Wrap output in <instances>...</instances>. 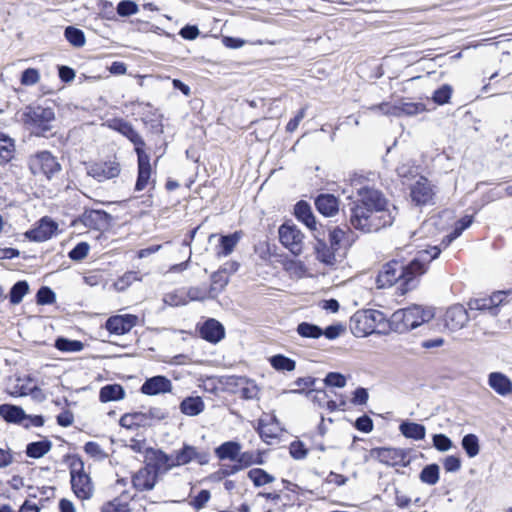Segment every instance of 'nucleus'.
<instances>
[{"mask_svg":"<svg viewBox=\"0 0 512 512\" xmlns=\"http://www.w3.org/2000/svg\"><path fill=\"white\" fill-rule=\"evenodd\" d=\"M210 293L204 288L200 287H191L187 291V297L191 301H204L208 298H210Z\"/></svg>","mask_w":512,"mask_h":512,"instance_id":"obj_59","label":"nucleus"},{"mask_svg":"<svg viewBox=\"0 0 512 512\" xmlns=\"http://www.w3.org/2000/svg\"><path fill=\"white\" fill-rule=\"evenodd\" d=\"M112 127L134 144L136 154L144 151L145 142L143 138L129 122L122 119L114 120Z\"/></svg>","mask_w":512,"mask_h":512,"instance_id":"obj_19","label":"nucleus"},{"mask_svg":"<svg viewBox=\"0 0 512 512\" xmlns=\"http://www.w3.org/2000/svg\"><path fill=\"white\" fill-rule=\"evenodd\" d=\"M70 483L73 493L79 500H90L93 497L95 491L93 481L79 457H74L70 462Z\"/></svg>","mask_w":512,"mask_h":512,"instance_id":"obj_6","label":"nucleus"},{"mask_svg":"<svg viewBox=\"0 0 512 512\" xmlns=\"http://www.w3.org/2000/svg\"><path fill=\"white\" fill-rule=\"evenodd\" d=\"M452 95V87L448 84L442 85L433 94V101L439 105H443L449 102Z\"/></svg>","mask_w":512,"mask_h":512,"instance_id":"obj_48","label":"nucleus"},{"mask_svg":"<svg viewBox=\"0 0 512 512\" xmlns=\"http://www.w3.org/2000/svg\"><path fill=\"white\" fill-rule=\"evenodd\" d=\"M15 152V145L13 139L10 137L0 134V164H6L9 162Z\"/></svg>","mask_w":512,"mask_h":512,"instance_id":"obj_34","label":"nucleus"},{"mask_svg":"<svg viewBox=\"0 0 512 512\" xmlns=\"http://www.w3.org/2000/svg\"><path fill=\"white\" fill-rule=\"evenodd\" d=\"M438 222L439 219L437 217H431L428 220L424 221L419 231L415 232L414 234H421V236L433 234V231L438 225Z\"/></svg>","mask_w":512,"mask_h":512,"instance_id":"obj_64","label":"nucleus"},{"mask_svg":"<svg viewBox=\"0 0 512 512\" xmlns=\"http://www.w3.org/2000/svg\"><path fill=\"white\" fill-rule=\"evenodd\" d=\"M240 451V443L235 441H227L215 449V454L220 460L237 461Z\"/></svg>","mask_w":512,"mask_h":512,"instance_id":"obj_28","label":"nucleus"},{"mask_svg":"<svg viewBox=\"0 0 512 512\" xmlns=\"http://www.w3.org/2000/svg\"><path fill=\"white\" fill-rule=\"evenodd\" d=\"M359 200L350 208V224L364 233L376 232L392 225L397 208L389 205L383 194L373 188L358 189Z\"/></svg>","mask_w":512,"mask_h":512,"instance_id":"obj_1","label":"nucleus"},{"mask_svg":"<svg viewBox=\"0 0 512 512\" xmlns=\"http://www.w3.org/2000/svg\"><path fill=\"white\" fill-rule=\"evenodd\" d=\"M138 11V6L133 1L124 0L119 2L117 6V13L120 16H130Z\"/></svg>","mask_w":512,"mask_h":512,"instance_id":"obj_58","label":"nucleus"},{"mask_svg":"<svg viewBox=\"0 0 512 512\" xmlns=\"http://www.w3.org/2000/svg\"><path fill=\"white\" fill-rule=\"evenodd\" d=\"M396 171L398 176L402 178H410L417 174V168L410 161L399 164Z\"/></svg>","mask_w":512,"mask_h":512,"instance_id":"obj_61","label":"nucleus"},{"mask_svg":"<svg viewBox=\"0 0 512 512\" xmlns=\"http://www.w3.org/2000/svg\"><path fill=\"white\" fill-rule=\"evenodd\" d=\"M147 458L154 461L152 466L157 469V474L160 472L165 473L174 467H178L175 461L174 452L172 454H167L162 450L150 448L147 450Z\"/></svg>","mask_w":512,"mask_h":512,"instance_id":"obj_20","label":"nucleus"},{"mask_svg":"<svg viewBox=\"0 0 512 512\" xmlns=\"http://www.w3.org/2000/svg\"><path fill=\"white\" fill-rule=\"evenodd\" d=\"M120 172L121 166L116 160L93 163L87 168V174L98 182L116 178L120 175Z\"/></svg>","mask_w":512,"mask_h":512,"instance_id":"obj_10","label":"nucleus"},{"mask_svg":"<svg viewBox=\"0 0 512 512\" xmlns=\"http://www.w3.org/2000/svg\"><path fill=\"white\" fill-rule=\"evenodd\" d=\"M211 280H212V284H211L209 292H212V291H214L216 289L221 290L228 283V279L223 275L222 272H215V273H213L212 276H211Z\"/></svg>","mask_w":512,"mask_h":512,"instance_id":"obj_63","label":"nucleus"},{"mask_svg":"<svg viewBox=\"0 0 512 512\" xmlns=\"http://www.w3.org/2000/svg\"><path fill=\"white\" fill-rule=\"evenodd\" d=\"M125 391L121 385L111 384L101 388L99 398L101 402H110L123 399Z\"/></svg>","mask_w":512,"mask_h":512,"instance_id":"obj_32","label":"nucleus"},{"mask_svg":"<svg viewBox=\"0 0 512 512\" xmlns=\"http://www.w3.org/2000/svg\"><path fill=\"white\" fill-rule=\"evenodd\" d=\"M462 447L466 454L473 458L479 454V439L475 434H467L462 439Z\"/></svg>","mask_w":512,"mask_h":512,"instance_id":"obj_39","label":"nucleus"},{"mask_svg":"<svg viewBox=\"0 0 512 512\" xmlns=\"http://www.w3.org/2000/svg\"><path fill=\"white\" fill-rule=\"evenodd\" d=\"M84 451L86 454L95 458L96 460H103L107 456L101 446L93 441H89L85 444Z\"/></svg>","mask_w":512,"mask_h":512,"instance_id":"obj_50","label":"nucleus"},{"mask_svg":"<svg viewBox=\"0 0 512 512\" xmlns=\"http://www.w3.org/2000/svg\"><path fill=\"white\" fill-rule=\"evenodd\" d=\"M297 332L301 337L317 339L323 335V330L308 322H302L297 327Z\"/></svg>","mask_w":512,"mask_h":512,"instance_id":"obj_40","label":"nucleus"},{"mask_svg":"<svg viewBox=\"0 0 512 512\" xmlns=\"http://www.w3.org/2000/svg\"><path fill=\"white\" fill-rule=\"evenodd\" d=\"M371 456L383 464L396 466L403 462L406 455L402 449L375 448L371 450Z\"/></svg>","mask_w":512,"mask_h":512,"instance_id":"obj_17","label":"nucleus"},{"mask_svg":"<svg viewBox=\"0 0 512 512\" xmlns=\"http://www.w3.org/2000/svg\"><path fill=\"white\" fill-rule=\"evenodd\" d=\"M138 317L132 314L115 315L107 319L105 323L106 329L116 335H124L136 326Z\"/></svg>","mask_w":512,"mask_h":512,"instance_id":"obj_12","label":"nucleus"},{"mask_svg":"<svg viewBox=\"0 0 512 512\" xmlns=\"http://www.w3.org/2000/svg\"><path fill=\"white\" fill-rule=\"evenodd\" d=\"M433 317L431 309L412 305L395 311L388 320V326L394 332L405 333L429 322Z\"/></svg>","mask_w":512,"mask_h":512,"instance_id":"obj_3","label":"nucleus"},{"mask_svg":"<svg viewBox=\"0 0 512 512\" xmlns=\"http://www.w3.org/2000/svg\"><path fill=\"white\" fill-rule=\"evenodd\" d=\"M411 198L417 205H426L430 203L434 196V191L430 182L421 177L411 188Z\"/></svg>","mask_w":512,"mask_h":512,"instance_id":"obj_18","label":"nucleus"},{"mask_svg":"<svg viewBox=\"0 0 512 512\" xmlns=\"http://www.w3.org/2000/svg\"><path fill=\"white\" fill-rule=\"evenodd\" d=\"M388 321L385 315L374 309L357 311L350 320V329L356 337H365L373 333H385Z\"/></svg>","mask_w":512,"mask_h":512,"instance_id":"obj_4","label":"nucleus"},{"mask_svg":"<svg viewBox=\"0 0 512 512\" xmlns=\"http://www.w3.org/2000/svg\"><path fill=\"white\" fill-rule=\"evenodd\" d=\"M89 249L88 243L80 242L69 252V258L74 261H81L88 255Z\"/></svg>","mask_w":512,"mask_h":512,"instance_id":"obj_52","label":"nucleus"},{"mask_svg":"<svg viewBox=\"0 0 512 512\" xmlns=\"http://www.w3.org/2000/svg\"><path fill=\"white\" fill-rule=\"evenodd\" d=\"M17 383L13 386V388L9 391V394L13 397H21L27 396L31 391H33L34 385H31V379L27 378L21 379L17 378Z\"/></svg>","mask_w":512,"mask_h":512,"instance_id":"obj_42","label":"nucleus"},{"mask_svg":"<svg viewBox=\"0 0 512 512\" xmlns=\"http://www.w3.org/2000/svg\"><path fill=\"white\" fill-rule=\"evenodd\" d=\"M40 79V74L37 69L28 68L23 71L21 76V84L31 86L36 84Z\"/></svg>","mask_w":512,"mask_h":512,"instance_id":"obj_54","label":"nucleus"},{"mask_svg":"<svg viewBox=\"0 0 512 512\" xmlns=\"http://www.w3.org/2000/svg\"><path fill=\"white\" fill-rule=\"evenodd\" d=\"M137 180L135 183V191L141 192L148 187H154L155 179L152 177L153 172L150 164V156L145 151H140L137 154Z\"/></svg>","mask_w":512,"mask_h":512,"instance_id":"obj_9","label":"nucleus"},{"mask_svg":"<svg viewBox=\"0 0 512 512\" xmlns=\"http://www.w3.org/2000/svg\"><path fill=\"white\" fill-rule=\"evenodd\" d=\"M440 252L437 246H432L430 249L418 251L408 264L404 265L397 260L389 261L377 275V287L387 288L399 282L401 294H405L417 286L418 278L427 272L430 263Z\"/></svg>","mask_w":512,"mask_h":512,"instance_id":"obj_2","label":"nucleus"},{"mask_svg":"<svg viewBox=\"0 0 512 512\" xmlns=\"http://www.w3.org/2000/svg\"><path fill=\"white\" fill-rule=\"evenodd\" d=\"M420 479L423 483L435 485L439 481V466L430 464L424 467L420 473Z\"/></svg>","mask_w":512,"mask_h":512,"instance_id":"obj_44","label":"nucleus"},{"mask_svg":"<svg viewBox=\"0 0 512 512\" xmlns=\"http://www.w3.org/2000/svg\"><path fill=\"white\" fill-rule=\"evenodd\" d=\"M65 37L67 41L75 47H82L85 45L84 32L78 28L69 26L65 29Z\"/></svg>","mask_w":512,"mask_h":512,"instance_id":"obj_46","label":"nucleus"},{"mask_svg":"<svg viewBox=\"0 0 512 512\" xmlns=\"http://www.w3.org/2000/svg\"><path fill=\"white\" fill-rule=\"evenodd\" d=\"M58 225L49 218H42L39 225L27 231L25 236L36 242H43L50 239L57 231Z\"/></svg>","mask_w":512,"mask_h":512,"instance_id":"obj_16","label":"nucleus"},{"mask_svg":"<svg viewBox=\"0 0 512 512\" xmlns=\"http://www.w3.org/2000/svg\"><path fill=\"white\" fill-rule=\"evenodd\" d=\"M433 446L441 452L448 451L452 448L453 443L449 437L444 434H435L433 436Z\"/></svg>","mask_w":512,"mask_h":512,"instance_id":"obj_53","label":"nucleus"},{"mask_svg":"<svg viewBox=\"0 0 512 512\" xmlns=\"http://www.w3.org/2000/svg\"><path fill=\"white\" fill-rule=\"evenodd\" d=\"M29 285L26 281L16 282L9 293L10 302L14 305L19 304L23 297L28 293Z\"/></svg>","mask_w":512,"mask_h":512,"instance_id":"obj_38","label":"nucleus"},{"mask_svg":"<svg viewBox=\"0 0 512 512\" xmlns=\"http://www.w3.org/2000/svg\"><path fill=\"white\" fill-rule=\"evenodd\" d=\"M157 475V469L152 464H147L133 475L134 488L138 491L152 490L156 485Z\"/></svg>","mask_w":512,"mask_h":512,"instance_id":"obj_13","label":"nucleus"},{"mask_svg":"<svg viewBox=\"0 0 512 512\" xmlns=\"http://www.w3.org/2000/svg\"><path fill=\"white\" fill-rule=\"evenodd\" d=\"M270 364L274 369L278 371H293L296 367L294 360L282 354L272 356L270 358Z\"/></svg>","mask_w":512,"mask_h":512,"instance_id":"obj_37","label":"nucleus"},{"mask_svg":"<svg viewBox=\"0 0 512 512\" xmlns=\"http://www.w3.org/2000/svg\"><path fill=\"white\" fill-rule=\"evenodd\" d=\"M56 300V295L53 290L47 286H42L37 294L36 301L39 305L53 304Z\"/></svg>","mask_w":512,"mask_h":512,"instance_id":"obj_47","label":"nucleus"},{"mask_svg":"<svg viewBox=\"0 0 512 512\" xmlns=\"http://www.w3.org/2000/svg\"><path fill=\"white\" fill-rule=\"evenodd\" d=\"M0 416L8 423L21 425L27 417V414L20 406L1 404Z\"/></svg>","mask_w":512,"mask_h":512,"instance_id":"obj_26","label":"nucleus"},{"mask_svg":"<svg viewBox=\"0 0 512 512\" xmlns=\"http://www.w3.org/2000/svg\"><path fill=\"white\" fill-rule=\"evenodd\" d=\"M55 347L63 352H79L84 348V344L78 340L60 337L55 341Z\"/></svg>","mask_w":512,"mask_h":512,"instance_id":"obj_41","label":"nucleus"},{"mask_svg":"<svg viewBox=\"0 0 512 512\" xmlns=\"http://www.w3.org/2000/svg\"><path fill=\"white\" fill-rule=\"evenodd\" d=\"M281 244L292 254L300 255L304 249V234L292 222L283 223L278 230Z\"/></svg>","mask_w":512,"mask_h":512,"instance_id":"obj_8","label":"nucleus"},{"mask_svg":"<svg viewBox=\"0 0 512 512\" xmlns=\"http://www.w3.org/2000/svg\"><path fill=\"white\" fill-rule=\"evenodd\" d=\"M488 385L500 396L512 393V381L501 372H491L488 375Z\"/></svg>","mask_w":512,"mask_h":512,"instance_id":"obj_23","label":"nucleus"},{"mask_svg":"<svg viewBox=\"0 0 512 512\" xmlns=\"http://www.w3.org/2000/svg\"><path fill=\"white\" fill-rule=\"evenodd\" d=\"M289 452L290 455L296 460L304 459L308 454V450L305 448L301 441L292 442L289 447Z\"/></svg>","mask_w":512,"mask_h":512,"instance_id":"obj_55","label":"nucleus"},{"mask_svg":"<svg viewBox=\"0 0 512 512\" xmlns=\"http://www.w3.org/2000/svg\"><path fill=\"white\" fill-rule=\"evenodd\" d=\"M396 106V117H400L402 115H415L423 111V105L420 103L414 102H400L395 104Z\"/></svg>","mask_w":512,"mask_h":512,"instance_id":"obj_45","label":"nucleus"},{"mask_svg":"<svg viewBox=\"0 0 512 512\" xmlns=\"http://www.w3.org/2000/svg\"><path fill=\"white\" fill-rule=\"evenodd\" d=\"M205 404L201 397H186L180 403V411L187 416H197L204 411Z\"/></svg>","mask_w":512,"mask_h":512,"instance_id":"obj_29","label":"nucleus"},{"mask_svg":"<svg viewBox=\"0 0 512 512\" xmlns=\"http://www.w3.org/2000/svg\"><path fill=\"white\" fill-rule=\"evenodd\" d=\"M23 121L32 133L43 136L51 131L55 122L53 108L42 105L28 106L23 113Z\"/></svg>","mask_w":512,"mask_h":512,"instance_id":"obj_5","label":"nucleus"},{"mask_svg":"<svg viewBox=\"0 0 512 512\" xmlns=\"http://www.w3.org/2000/svg\"><path fill=\"white\" fill-rule=\"evenodd\" d=\"M248 478L256 487L264 486L266 484L272 483L275 480L273 475L260 468L251 469L248 472Z\"/></svg>","mask_w":512,"mask_h":512,"instance_id":"obj_35","label":"nucleus"},{"mask_svg":"<svg viewBox=\"0 0 512 512\" xmlns=\"http://www.w3.org/2000/svg\"><path fill=\"white\" fill-rule=\"evenodd\" d=\"M314 383H315V379L312 377L298 378L294 382V385L296 386V388L291 389V390L287 391L286 393H297V394L304 393L305 389L313 386Z\"/></svg>","mask_w":512,"mask_h":512,"instance_id":"obj_60","label":"nucleus"},{"mask_svg":"<svg viewBox=\"0 0 512 512\" xmlns=\"http://www.w3.org/2000/svg\"><path fill=\"white\" fill-rule=\"evenodd\" d=\"M173 385L169 378L157 375L151 378H147L142 384L140 391L141 393L149 396H155L172 391Z\"/></svg>","mask_w":512,"mask_h":512,"instance_id":"obj_14","label":"nucleus"},{"mask_svg":"<svg viewBox=\"0 0 512 512\" xmlns=\"http://www.w3.org/2000/svg\"><path fill=\"white\" fill-rule=\"evenodd\" d=\"M200 335L203 339L211 343H217L224 338L225 330L219 321L215 319H208L201 326Z\"/></svg>","mask_w":512,"mask_h":512,"instance_id":"obj_22","label":"nucleus"},{"mask_svg":"<svg viewBox=\"0 0 512 512\" xmlns=\"http://www.w3.org/2000/svg\"><path fill=\"white\" fill-rule=\"evenodd\" d=\"M143 415L139 413H128L120 418V425L122 427L131 429L134 426H138L141 422Z\"/></svg>","mask_w":512,"mask_h":512,"instance_id":"obj_56","label":"nucleus"},{"mask_svg":"<svg viewBox=\"0 0 512 512\" xmlns=\"http://www.w3.org/2000/svg\"><path fill=\"white\" fill-rule=\"evenodd\" d=\"M237 462L242 466V468H247L254 464H263V458L260 452L254 453L251 451L240 452Z\"/></svg>","mask_w":512,"mask_h":512,"instance_id":"obj_43","label":"nucleus"},{"mask_svg":"<svg viewBox=\"0 0 512 512\" xmlns=\"http://www.w3.org/2000/svg\"><path fill=\"white\" fill-rule=\"evenodd\" d=\"M173 452L178 466L187 465L192 461L197 462L199 465H205L209 461V455L207 452L200 451L192 445L184 444L181 449Z\"/></svg>","mask_w":512,"mask_h":512,"instance_id":"obj_11","label":"nucleus"},{"mask_svg":"<svg viewBox=\"0 0 512 512\" xmlns=\"http://www.w3.org/2000/svg\"><path fill=\"white\" fill-rule=\"evenodd\" d=\"M295 217L311 231L318 233L317 222L310 205L305 201H299L294 208Z\"/></svg>","mask_w":512,"mask_h":512,"instance_id":"obj_24","label":"nucleus"},{"mask_svg":"<svg viewBox=\"0 0 512 512\" xmlns=\"http://www.w3.org/2000/svg\"><path fill=\"white\" fill-rule=\"evenodd\" d=\"M368 110L372 112H379L383 115L387 116H396V106L395 104H390L388 102H383L378 105H372L367 108Z\"/></svg>","mask_w":512,"mask_h":512,"instance_id":"obj_57","label":"nucleus"},{"mask_svg":"<svg viewBox=\"0 0 512 512\" xmlns=\"http://www.w3.org/2000/svg\"><path fill=\"white\" fill-rule=\"evenodd\" d=\"M324 383L327 386L343 388L346 386L347 380L346 377L340 373L330 372L326 375Z\"/></svg>","mask_w":512,"mask_h":512,"instance_id":"obj_51","label":"nucleus"},{"mask_svg":"<svg viewBox=\"0 0 512 512\" xmlns=\"http://www.w3.org/2000/svg\"><path fill=\"white\" fill-rule=\"evenodd\" d=\"M399 430L406 438L413 440H423L426 435L425 426L415 422H402L399 426Z\"/></svg>","mask_w":512,"mask_h":512,"instance_id":"obj_30","label":"nucleus"},{"mask_svg":"<svg viewBox=\"0 0 512 512\" xmlns=\"http://www.w3.org/2000/svg\"><path fill=\"white\" fill-rule=\"evenodd\" d=\"M241 239V233L240 232H234L233 234L222 236L220 238V245L219 250L217 252V255L219 257L223 256L226 257L230 255L235 246L238 244V242Z\"/></svg>","mask_w":512,"mask_h":512,"instance_id":"obj_33","label":"nucleus"},{"mask_svg":"<svg viewBox=\"0 0 512 512\" xmlns=\"http://www.w3.org/2000/svg\"><path fill=\"white\" fill-rule=\"evenodd\" d=\"M29 168L34 175H44L50 179L61 170L57 159L48 151H41L29 158Z\"/></svg>","mask_w":512,"mask_h":512,"instance_id":"obj_7","label":"nucleus"},{"mask_svg":"<svg viewBox=\"0 0 512 512\" xmlns=\"http://www.w3.org/2000/svg\"><path fill=\"white\" fill-rule=\"evenodd\" d=\"M234 384L239 387V393L245 400H254L259 397V387L257 384L245 377L232 378Z\"/></svg>","mask_w":512,"mask_h":512,"instance_id":"obj_27","label":"nucleus"},{"mask_svg":"<svg viewBox=\"0 0 512 512\" xmlns=\"http://www.w3.org/2000/svg\"><path fill=\"white\" fill-rule=\"evenodd\" d=\"M469 315L464 306L457 304L447 309L445 313V325L451 331L462 329L468 322Z\"/></svg>","mask_w":512,"mask_h":512,"instance_id":"obj_15","label":"nucleus"},{"mask_svg":"<svg viewBox=\"0 0 512 512\" xmlns=\"http://www.w3.org/2000/svg\"><path fill=\"white\" fill-rule=\"evenodd\" d=\"M470 310L488 311L492 316H497L499 310L493 307L489 297L475 298L468 302Z\"/></svg>","mask_w":512,"mask_h":512,"instance_id":"obj_36","label":"nucleus"},{"mask_svg":"<svg viewBox=\"0 0 512 512\" xmlns=\"http://www.w3.org/2000/svg\"><path fill=\"white\" fill-rule=\"evenodd\" d=\"M52 448V442L48 439L31 442L26 446V455L30 458L39 459L45 456Z\"/></svg>","mask_w":512,"mask_h":512,"instance_id":"obj_31","label":"nucleus"},{"mask_svg":"<svg viewBox=\"0 0 512 512\" xmlns=\"http://www.w3.org/2000/svg\"><path fill=\"white\" fill-rule=\"evenodd\" d=\"M316 243L314 245V252L318 261L322 264L334 267L337 264V257L335 251L337 248L328 245L325 241L319 238L318 234H314Z\"/></svg>","mask_w":512,"mask_h":512,"instance_id":"obj_21","label":"nucleus"},{"mask_svg":"<svg viewBox=\"0 0 512 512\" xmlns=\"http://www.w3.org/2000/svg\"><path fill=\"white\" fill-rule=\"evenodd\" d=\"M317 210L324 216L331 217L339 210L338 199L332 194H321L315 200Z\"/></svg>","mask_w":512,"mask_h":512,"instance_id":"obj_25","label":"nucleus"},{"mask_svg":"<svg viewBox=\"0 0 512 512\" xmlns=\"http://www.w3.org/2000/svg\"><path fill=\"white\" fill-rule=\"evenodd\" d=\"M211 494L208 490H201L192 500L195 509L200 510L206 506L210 500Z\"/></svg>","mask_w":512,"mask_h":512,"instance_id":"obj_62","label":"nucleus"},{"mask_svg":"<svg viewBox=\"0 0 512 512\" xmlns=\"http://www.w3.org/2000/svg\"><path fill=\"white\" fill-rule=\"evenodd\" d=\"M101 512H130L128 504L115 498L103 505Z\"/></svg>","mask_w":512,"mask_h":512,"instance_id":"obj_49","label":"nucleus"}]
</instances>
